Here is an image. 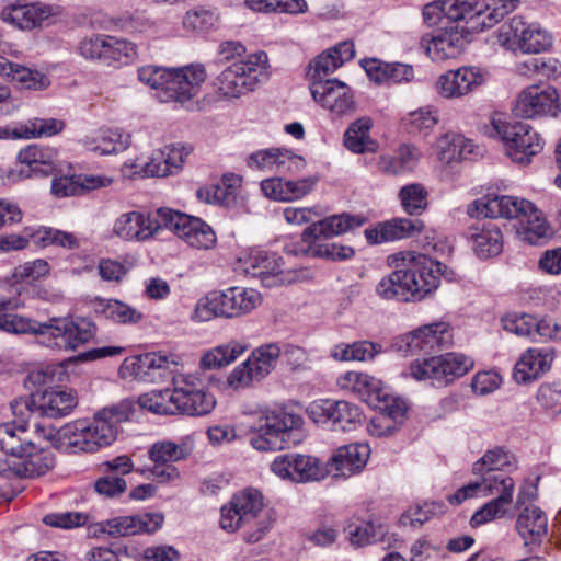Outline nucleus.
<instances>
[{
    "label": "nucleus",
    "mask_w": 561,
    "mask_h": 561,
    "mask_svg": "<svg viewBox=\"0 0 561 561\" xmlns=\"http://www.w3.org/2000/svg\"><path fill=\"white\" fill-rule=\"evenodd\" d=\"M301 247L295 250V254H305L314 257H325L333 261L351 259L354 255V249L348 245L337 243H327L322 240L301 241Z\"/></svg>",
    "instance_id": "nucleus-47"
},
{
    "label": "nucleus",
    "mask_w": 561,
    "mask_h": 561,
    "mask_svg": "<svg viewBox=\"0 0 561 561\" xmlns=\"http://www.w3.org/2000/svg\"><path fill=\"white\" fill-rule=\"evenodd\" d=\"M164 522L161 513H144L130 516H118L102 524V530L112 537L151 534Z\"/></svg>",
    "instance_id": "nucleus-27"
},
{
    "label": "nucleus",
    "mask_w": 561,
    "mask_h": 561,
    "mask_svg": "<svg viewBox=\"0 0 561 561\" xmlns=\"http://www.w3.org/2000/svg\"><path fill=\"white\" fill-rule=\"evenodd\" d=\"M217 317L225 318L224 305L220 291H211L197 301L193 319L197 322H207Z\"/></svg>",
    "instance_id": "nucleus-61"
},
{
    "label": "nucleus",
    "mask_w": 561,
    "mask_h": 561,
    "mask_svg": "<svg viewBox=\"0 0 561 561\" xmlns=\"http://www.w3.org/2000/svg\"><path fill=\"white\" fill-rule=\"evenodd\" d=\"M339 67H341V61H337L334 53L328 49L310 62L308 77L312 82L324 81L323 79Z\"/></svg>",
    "instance_id": "nucleus-62"
},
{
    "label": "nucleus",
    "mask_w": 561,
    "mask_h": 561,
    "mask_svg": "<svg viewBox=\"0 0 561 561\" xmlns=\"http://www.w3.org/2000/svg\"><path fill=\"white\" fill-rule=\"evenodd\" d=\"M299 419L286 411L276 410L260 419L257 428L250 437V445L259 451H276L288 447L290 431Z\"/></svg>",
    "instance_id": "nucleus-8"
},
{
    "label": "nucleus",
    "mask_w": 561,
    "mask_h": 561,
    "mask_svg": "<svg viewBox=\"0 0 561 561\" xmlns=\"http://www.w3.org/2000/svg\"><path fill=\"white\" fill-rule=\"evenodd\" d=\"M474 481L460 488L449 497L451 504H460L463 501L477 496H505L508 494V501L513 500L515 488L514 480L508 472L477 473Z\"/></svg>",
    "instance_id": "nucleus-21"
},
{
    "label": "nucleus",
    "mask_w": 561,
    "mask_h": 561,
    "mask_svg": "<svg viewBox=\"0 0 561 561\" xmlns=\"http://www.w3.org/2000/svg\"><path fill=\"white\" fill-rule=\"evenodd\" d=\"M151 462L173 465L176 461L185 459L188 450L182 444H175L171 440H161L152 444L148 450Z\"/></svg>",
    "instance_id": "nucleus-55"
},
{
    "label": "nucleus",
    "mask_w": 561,
    "mask_h": 561,
    "mask_svg": "<svg viewBox=\"0 0 561 561\" xmlns=\"http://www.w3.org/2000/svg\"><path fill=\"white\" fill-rule=\"evenodd\" d=\"M485 72L478 67L463 66L448 70L436 80V92L444 99H459L483 84Z\"/></svg>",
    "instance_id": "nucleus-23"
},
{
    "label": "nucleus",
    "mask_w": 561,
    "mask_h": 561,
    "mask_svg": "<svg viewBox=\"0 0 561 561\" xmlns=\"http://www.w3.org/2000/svg\"><path fill=\"white\" fill-rule=\"evenodd\" d=\"M65 128V123L56 118H33L13 129L15 139H30L35 137H50L59 134Z\"/></svg>",
    "instance_id": "nucleus-50"
},
{
    "label": "nucleus",
    "mask_w": 561,
    "mask_h": 561,
    "mask_svg": "<svg viewBox=\"0 0 561 561\" xmlns=\"http://www.w3.org/2000/svg\"><path fill=\"white\" fill-rule=\"evenodd\" d=\"M243 271L261 279L266 287L280 286L291 282L282 267V260L275 253L252 250L242 262Z\"/></svg>",
    "instance_id": "nucleus-24"
},
{
    "label": "nucleus",
    "mask_w": 561,
    "mask_h": 561,
    "mask_svg": "<svg viewBox=\"0 0 561 561\" xmlns=\"http://www.w3.org/2000/svg\"><path fill=\"white\" fill-rule=\"evenodd\" d=\"M470 238L478 256L488 259L497 255L503 247L501 230L494 224L471 228Z\"/></svg>",
    "instance_id": "nucleus-44"
},
{
    "label": "nucleus",
    "mask_w": 561,
    "mask_h": 561,
    "mask_svg": "<svg viewBox=\"0 0 561 561\" xmlns=\"http://www.w3.org/2000/svg\"><path fill=\"white\" fill-rule=\"evenodd\" d=\"M370 449L365 444L345 445L335 450L328 462V471L334 477H350L366 466Z\"/></svg>",
    "instance_id": "nucleus-31"
},
{
    "label": "nucleus",
    "mask_w": 561,
    "mask_h": 561,
    "mask_svg": "<svg viewBox=\"0 0 561 561\" xmlns=\"http://www.w3.org/2000/svg\"><path fill=\"white\" fill-rule=\"evenodd\" d=\"M279 356V345L268 343L254 348L247 359L259 379L262 380L276 367Z\"/></svg>",
    "instance_id": "nucleus-51"
},
{
    "label": "nucleus",
    "mask_w": 561,
    "mask_h": 561,
    "mask_svg": "<svg viewBox=\"0 0 561 561\" xmlns=\"http://www.w3.org/2000/svg\"><path fill=\"white\" fill-rule=\"evenodd\" d=\"M559 110L560 103L557 89L537 84L525 88L518 94L514 106L516 116L524 118L556 116Z\"/></svg>",
    "instance_id": "nucleus-18"
},
{
    "label": "nucleus",
    "mask_w": 561,
    "mask_h": 561,
    "mask_svg": "<svg viewBox=\"0 0 561 561\" xmlns=\"http://www.w3.org/2000/svg\"><path fill=\"white\" fill-rule=\"evenodd\" d=\"M170 77L168 101L184 104L199 93L202 84L206 80V70L201 64H192L171 69Z\"/></svg>",
    "instance_id": "nucleus-25"
},
{
    "label": "nucleus",
    "mask_w": 561,
    "mask_h": 561,
    "mask_svg": "<svg viewBox=\"0 0 561 561\" xmlns=\"http://www.w3.org/2000/svg\"><path fill=\"white\" fill-rule=\"evenodd\" d=\"M393 272L382 277L376 285V293L382 299L400 301H420L425 290L415 286L413 275L403 271L402 261H393V254L388 257Z\"/></svg>",
    "instance_id": "nucleus-22"
},
{
    "label": "nucleus",
    "mask_w": 561,
    "mask_h": 561,
    "mask_svg": "<svg viewBox=\"0 0 561 561\" xmlns=\"http://www.w3.org/2000/svg\"><path fill=\"white\" fill-rule=\"evenodd\" d=\"M44 334L56 340L55 344L67 351H75L89 342L95 334V324L81 317L50 318L44 322Z\"/></svg>",
    "instance_id": "nucleus-15"
},
{
    "label": "nucleus",
    "mask_w": 561,
    "mask_h": 561,
    "mask_svg": "<svg viewBox=\"0 0 561 561\" xmlns=\"http://www.w3.org/2000/svg\"><path fill=\"white\" fill-rule=\"evenodd\" d=\"M268 78V58L259 51L225 68L216 79L217 93L227 100L238 99L253 91Z\"/></svg>",
    "instance_id": "nucleus-4"
},
{
    "label": "nucleus",
    "mask_w": 561,
    "mask_h": 561,
    "mask_svg": "<svg viewBox=\"0 0 561 561\" xmlns=\"http://www.w3.org/2000/svg\"><path fill=\"white\" fill-rule=\"evenodd\" d=\"M371 126V119L366 116L352 123L344 134L345 147L354 153L376 151L377 145L369 136Z\"/></svg>",
    "instance_id": "nucleus-45"
},
{
    "label": "nucleus",
    "mask_w": 561,
    "mask_h": 561,
    "mask_svg": "<svg viewBox=\"0 0 561 561\" xmlns=\"http://www.w3.org/2000/svg\"><path fill=\"white\" fill-rule=\"evenodd\" d=\"M553 360V347H530L516 362L513 371L514 380L524 385L533 382L551 369Z\"/></svg>",
    "instance_id": "nucleus-26"
},
{
    "label": "nucleus",
    "mask_w": 561,
    "mask_h": 561,
    "mask_svg": "<svg viewBox=\"0 0 561 561\" xmlns=\"http://www.w3.org/2000/svg\"><path fill=\"white\" fill-rule=\"evenodd\" d=\"M516 529L525 546L539 545L548 533V518L537 506H526L518 515Z\"/></svg>",
    "instance_id": "nucleus-38"
},
{
    "label": "nucleus",
    "mask_w": 561,
    "mask_h": 561,
    "mask_svg": "<svg viewBox=\"0 0 561 561\" xmlns=\"http://www.w3.org/2000/svg\"><path fill=\"white\" fill-rule=\"evenodd\" d=\"M171 69L157 66H145L138 69L139 80L154 90H159L158 98L162 102H168V85L170 81Z\"/></svg>",
    "instance_id": "nucleus-57"
},
{
    "label": "nucleus",
    "mask_w": 561,
    "mask_h": 561,
    "mask_svg": "<svg viewBox=\"0 0 561 561\" xmlns=\"http://www.w3.org/2000/svg\"><path fill=\"white\" fill-rule=\"evenodd\" d=\"M225 318L240 317L255 309L261 302V295L252 288L230 287L220 291Z\"/></svg>",
    "instance_id": "nucleus-40"
},
{
    "label": "nucleus",
    "mask_w": 561,
    "mask_h": 561,
    "mask_svg": "<svg viewBox=\"0 0 561 561\" xmlns=\"http://www.w3.org/2000/svg\"><path fill=\"white\" fill-rule=\"evenodd\" d=\"M337 386L346 391H351L368 405H376L377 398L380 397L382 389L381 381L360 371H346L339 376Z\"/></svg>",
    "instance_id": "nucleus-37"
},
{
    "label": "nucleus",
    "mask_w": 561,
    "mask_h": 561,
    "mask_svg": "<svg viewBox=\"0 0 561 561\" xmlns=\"http://www.w3.org/2000/svg\"><path fill=\"white\" fill-rule=\"evenodd\" d=\"M421 45L432 60L444 61L461 54L466 38L461 32L449 28L424 35Z\"/></svg>",
    "instance_id": "nucleus-29"
},
{
    "label": "nucleus",
    "mask_w": 561,
    "mask_h": 561,
    "mask_svg": "<svg viewBox=\"0 0 561 561\" xmlns=\"http://www.w3.org/2000/svg\"><path fill=\"white\" fill-rule=\"evenodd\" d=\"M248 348L249 345L247 343L231 340L204 353L201 357L199 366L203 369L226 367L239 358Z\"/></svg>",
    "instance_id": "nucleus-42"
},
{
    "label": "nucleus",
    "mask_w": 561,
    "mask_h": 561,
    "mask_svg": "<svg viewBox=\"0 0 561 561\" xmlns=\"http://www.w3.org/2000/svg\"><path fill=\"white\" fill-rule=\"evenodd\" d=\"M490 137L504 144L505 152L516 163L525 164L543 149V139L527 123H506L493 117L486 127Z\"/></svg>",
    "instance_id": "nucleus-5"
},
{
    "label": "nucleus",
    "mask_w": 561,
    "mask_h": 561,
    "mask_svg": "<svg viewBox=\"0 0 561 561\" xmlns=\"http://www.w3.org/2000/svg\"><path fill=\"white\" fill-rule=\"evenodd\" d=\"M364 222L365 218L362 216L334 215L307 227L301 234V241L329 239L360 227Z\"/></svg>",
    "instance_id": "nucleus-34"
},
{
    "label": "nucleus",
    "mask_w": 561,
    "mask_h": 561,
    "mask_svg": "<svg viewBox=\"0 0 561 561\" xmlns=\"http://www.w3.org/2000/svg\"><path fill=\"white\" fill-rule=\"evenodd\" d=\"M450 341V325L446 322H435L397 337L392 347L403 356H410L417 353H432L436 348L448 345Z\"/></svg>",
    "instance_id": "nucleus-12"
},
{
    "label": "nucleus",
    "mask_w": 561,
    "mask_h": 561,
    "mask_svg": "<svg viewBox=\"0 0 561 561\" xmlns=\"http://www.w3.org/2000/svg\"><path fill=\"white\" fill-rule=\"evenodd\" d=\"M510 503L508 494L505 496H495L472 515L470 525L472 527H479L503 517L506 513V505Z\"/></svg>",
    "instance_id": "nucleus-60"
},
{
    "label": "nucleus",
    "mask_w": 561,
    "mask_h": 561,
    "mask_svg": "<svg viewBox=\"0 0 561 561\" xmlns=\"http://www.w3.org/2000/svg\"><path fill=\"white\" fill-rule=\"evenodd\" d=\"M422 227L420 220L394 218L366 229L365 237L368 243L379 244L412 237L415 232H420Z\"/></svg>",
    "instance_id": "nucleus-35"
},
{
    "label": "nucleus",
    "mask_w": 561,
    "mask_h": 561,
    "mask_svg": "<svg viewBox=\"0 0 561 561\" xmlns=\"http://www.w3.org/2000/svg\"><path fill=\"white\" fill-rule=\"evenodd\" d=\"M437 150L440 161L450 163L451 161L466 159L473 152V144L458 134H446L437 140Z\"/></svg>",
    "instance_id": "nucleus-48"
},
{
    "label": "nucleus",
    "mask_w": 561,
    "mask_h": 561,
    "mask_svg": "<svg viewBox=\"0 0 561 561\" xmlns=\"http://www.w3.org/2000/svg\"><path fill=\"white\" fill-rule=\"evenodd\" d=\"M365 70L370 80L377 83L409 82L414 78L413 67L401 62L382 64L373 60L365 66Z\"/></svg>",
    "instance_id": "nucleus-43"
},
{
    "label": "nucleus",
    "mask_w": 561,
    "mask_h": 561,
    "mask_svg": "<svg viewBox=\"0 0 561 561\" xmlns=\"http://www.w3.org/2000/svg\"><path fill=\"white\" fill-rule=\"evenodd\" d=\"M536 318L528 313H508L502 318L505 331L517 336H533Z\"/></svg>",
    "instance_id": "nucleus-63"
},
{
    "label": "nucleus",
    "mask_w": 561,
    "mask_h": 561,
    "mask_svg": "<svg viewBox=\"0 0 561 561\" xmlns=\"http://www.w3.org/2000/svg\"><path fill=\"white\" fill-rule=\"evenodd\" d=\"M96 311L104 318L121 324H136L142 320V313L127 304L116 300H101L98 304Z\"/></svg>",
    "instance_id": "nucleus-52"
},
{
    "label": "nucleus",
    "mask_w": 561,
    "mask_h": 561,
    "mask_svg": "<svg viewBox=\"0 0 561 561\" xmlns=\"http://www.w3.org/2000/svg\"><path fill=\"white\" fill-rule=\"evenodd\" d=\"M421 153L412 145H401L393 154L381 156L378 160V170L387 175H398L411 172L419 163Z\"/></svg>",
    "instance_id": "nucleus-41"
},
{
    "label": "nucleus",
    "mask_w": 561,
    "mask_h": 561,
    "mask_svg": "<svg viewBox=\"0 0 561 561\" xmlns=\"http://www.w3.org/2000/svg\"><path fill=\"white\" fill-rule=\"evenodd\" d=\"M474 366L471 357L461 353H447L423 360L415 359L409 367V375L417 381H430L443 387L465 376Z\"/></svg>",
    "instance_id": "nucleus-7"
},
{
    "label": "nucleus",
    "mask_w": 561,
    "mask_h": 561,
    "mask_svg": "<svg viewBox=\"0 0 561 561\" xmlns=\"http://www.w3.org/2000/svg\"><path fill=\"white\" fill-rule=\"evenodd\" d=\"M515 466L516 459L512 454L494 448L473 463L472 473L510 472Z\"/></svg>",
    "instance_id": "nucleus-49"
},
{
    "label": "nucleus",
    "mask_w": 561,
    "mask_h": 561,
    "mask_svg": "<svg viewBox=\"0 0 561 561\" xmlns=\"http://www.w3.org/2000/svg\"><path fill=\"white\" fill-rule=\"evenodd\" d=\"M139 404L156 414H174V389L145 393L139 397Z\"/></svg>",
    "instance_id": "nucleus-59"
},
{
    "label": "nucleus",
    "mask_w": 561,
    "mask_h": 561,
    "mask_svg": "<svg viewBox=\"0 0 561 561\" xmlns=\"http://www.w3.org/2000/svg\"><path fill=\"white\" fill-rule=\"evenodd\" d=\"M474 3V0L434 1L423 8V19L431 26L436 25L443 16L450 21H466L467 30L472 31L471 22Z\"/></svg>",
    "instance_id": "nucleus-32"
},
{
    "label": "nucleus",
    "mask_w": 561,
    "mask_h": 561,
    "mask_svg": "<svg viewBox=\"0 0 561 561\" xmlns=\"http://www.w3.org/2000/svg\"><path fill=\"white\" fill-rule=\"evenodd\" d=\"M160 216L164 228L173 231L190 247L208 250L216 244L214 230L202 219L172 209H162Z\"/></svg>",
    "instance_id": "nucleus-13"
},
{
    "label": "nucleus",
    "mask_w": 561,
    "mask_h": 561,
    "mask_svg": "<svg viewBox=\"0 0 561 561\" xmlns=\"http://www.w3.org/2000/svg\"><path fill=\"white\" fill-rule=\"evenodd\" d=\"M11 80L22 90L41 91L50 85V80L46 75L19 64L14 67Z\"/></svg>",
    "instance_id": "nucleus-58"
},
{
    "label": "nucleus",
    "mask_w": 561,
    "mask_h": 561,
    "mask_svg": "<svg viewBox=\"0 0 561 561\" xmlns=\"http://www.w3.org/2000/svg\"><path fill=\"white\" fill-rule=\"evenodd\" d=\"M491 4L484 5L479 0H474V10L472 11V32H482L493 27L507 13L515 10L518 0H491Z\"/></svg>",
    "instance_id": "nucleus-39"
},
{
    "label": "nucleus",
    "mask_w": 561,
    "mask_h": 561,
    "mask_svg": "<svg viewBox=\"0 0 561 561\" xmlns=\"http://www.w3.org/2000/svg\"><path fill=\"white\" fill-rule=\"evenodd\" d=\"M497 42L507 50L536 55L552 48L553 36L538 23H527L514 15L499 28Z\"/></svg>",
    "instance_id": "nucleus-6"
},
{
    "label": "nucleus",
    "mask_w": 561,
    "mask_h": 561,
    "mask_svg": "<svg viewBox=\"0 0 561 561\" xmlns=\"http://www.w3.org/2000/svg\"><path fill=\"white\" fill-rule=\"evenodd\" d=\"M128 419L127 403L105 407L92 419L76 420L57 431L58 447L72 453H95L116 440L121 423Z\"/></svg>",
    "instance_id": "nucleus-2"
},
{
    "label": "nucleus",
    "mask_w": 561,
    "mask_h": 561,
    "mask_svg": "<svg viewBox=\"0 0 561 561\" xmlns=\"http://www.w3.org/2000/svg\"><path fill=\"white\" fill-rule=\"evenodd\" d=\"M267 511L264 507L263 496L255 489H245L234 494L231 500L221 507L220 527L229 533L239 529V522L254 518L255 515Z\"/></svg>",
    "instance_id": "nucleus-20"
},
{
    "label": "nucleus",
    "mask_w": 561,
    "mask_h": 561,
    "mask_svg": "<svg viewBox=\"0 0 561 561\" xmlns=\"http://www.w3.org/2000/svg\"><path fill=\"white\" fill-rule=\"evenodd\" d=\"M44 322L15 314L0 312V331L11 334H38L43 335Z\"/></svg>",
    "instance_id": "nucleus-54"
},
{
    "label": "nucleus",
    "mask_w": 561,
    "mask_h": 561,
    "mask_svg": "<svg viewBox=\"0 0 561 561\" xmlns=\"http://www.w3.org/2000/svg\"><path fill=\"white\" fill-rule=\"evenodd\" d=\"M77 405V393L71 389L64 388L38 389L30 399H19L11 403L13 413L19 411L22 414V410L26 409L30 412L50 419L65 417Z\"/></svg>",
    "instance_id": "nucleus-9"
},
{
    "label": "nucleus",
    "mask_w": 561,
    "mask_h": 561,
    "mask_svg": "<svg viewBox=\"0 0 561 561\" xmlns=\"http://www.w3.org/2000/svg\"><path fill=\"white\" fill-rule=\"evenodd\" d=\"M57 435L55 428L38 423L16 425L0 424V450H9L18 455L19 478H35L45 474L55 465L50 450L42 446L43 442L51 440Z\"/></svg>",
    "instance_id": "nucleus-1"
},
{
    "label": "nucleus",
    "mask_w": 561,
    "mask_h": 561,
    "mask_svg": "<svg viewBox=\"0 0 561 561\" xmlns=\"http://www.w3.org/2000/svg\"><path fill=\"white\" fill-rule=\"evenodd\" d=\"M306 413L314 423L330 425L335 431H350L362 421L360 409L345 400H314Z\"/></svg>",
    "instance_id": "nucleus-14"
},
{
    "label": "nucleus",
    "mask_w": 561,
    "mask_h": 561,
    "mask_svg": "<svg viewBox=\"0 0 561 561\" xmlns=\"http://www.w3.org/2000/svg\"><path fill=\"white\" fill-rule=\"evenodd\" d=\"M377 400L379 402L370 407L380 410L381 413L371 420L370 432L377 436L389 435L396 430V424L403 420L407 412V403L400 398L389 396L383 387Z\"/></svg>",
    "instance_id": "nucleus-30"
},
{
    "label": "nucleus",
    "mask_w": 561,
    "mask_h": 561,
    "mask_svg": "<svg viewBox=\"0 0 561 561\" xmlns=\"http://www.w3.org/2000/svg\"><path fill=\"white\" fill-rule=\"evenodd\" d=\"M471 217L515 218L517 238L528 244L537 245L552 236V229L542 214L529 201L506 195L488 194L469 206Z\"/></svg>",
    "instance_id": "nucleus-3"
},
{
    "label": "nucleus",
    "mask_w": 561,
    "mask_h": 561,
    "mask_svg": "<svg viewBox=\"0 0 561 561\" xmlns=\"http://www.w3.org/2000/svg\"><path fill=\"white\" fill-rule=\"evenodd\" d=\"M53 8L43 2L18 1L5 5L1 11V19L20 30H33L53 15Z\"/></svg>",
    "instance_id": "nucleus-28"
},
{
    "label": "nucleus",
    "mask_w": 561,
    "mask_h": 561,
    "mask_svg": "<svg viewBox=\"0 0 561 561\" xmlns=\"http://www.w3.org/2000/svg\"><path fill=\"white\" fill-rule=\"evenodd\" d=\"M393 261H402L403 271L412 274L415 286L425 290L422 299L438 288L442 277L449 282L455 277L446 265L421 253L398 252L393 254Z\"/></svg>",
    "instance_id": "nucleus-10"
},
{
    "label": "nucleus",
    "mask_w": 561,
    "mask_h": 561,
    "mask_svg": "<svg viewBox=\"0 0 561 561\" xmlns=\"http://www.w3.org/2000/svg\"><path fill=\"white\" fill-rule=\"evenodd\" d=\"M428 193L424 185L412 183L401 187L399 198L403 209L409 215H420L427 207Z\"/></svg>",
    "instance_id": "nucleus-56"
},
{
    "label": "nucleus",
    "mask_w": 561,
    "mask_h": 561,
    "mask_svg": "<svg viewBox=\"0 0 561 561\" xmlns=\"http://www.w3.org/2000/svg\"><path fill=\"white\" fill-rule=\"evenodd\" d=\"M18 159L26 168L20 170L21 175L47 176L56 170L57 151L49 147L31 145L19 152Z\"/></svg>",
    "instance_id": "nucleus-36"
},
{
    "label": "nucleus",
    "mask_w": 561,
    "mask_h": 561,
    "mask_svg": "<svg viewBox=\"0 0 561 561\" xmlns=\"http://www.w3.org/2000/svg\"><path fill=\"white\" fill-rule=\"evenodd\" d=\"M271 471L294 482L319 481L329 474L328 468L322 467L316 457L301 454L277 456L271 463Z\"/></svg>",
    "instance_id": "nucleus-16"
},
{
    "label": "nucleus",
    "mask_w": 561,
    "mask_h": 561,
    "mask_svg": "<svg viewBox=\"0 0 561 561\" xmlns=\"http://www.w3.org/2000/svg\"><path fill=\"white\" fill-rule=\"evenodd\" d=\"M280 148H267L252 152L247 158V165L251 170L262 172H276L277 159Z\"/></svg>",
    "instance_id": "nucleus-64"
},
{
    "label": "nucleus",
    "mask_w": 561,
    "mask_h": 561,
    "mask_svg": "<svg viewBox=\"0 0 561 561\" xmlns=\"http://www.w3.org/2000/svg\"><path fill=\"white\" fill-rule=\"evenodd\" d=\"M146 214L141 211H127L119 215L113 222L112 233L124 241L144 242L152 238L160 229L164 228L160 211Z\"/></svg>",
    "instance_id": "nucleus-17"
},
{
    "label": "nucleus",
    "mask_w": 561,
    "mask_h": 561,
    "mask_svg": "<svg viewBox=\"0 0 561 561\" xmlns=\"http://www.w3.org/2000/svg\"><path fill=\"white\" fill-rule=\"evenodd\" d=\"M240 527L238 530L242 531V538L248 543H256L262 540L271 530L274 524V517L270 510L255 515L254 518L249 520L239 522Z\"/></svg>",
    "instance_id": "nucleus-53"
},
{
    "label": "nucleus",
    "mask_w": 561,
    "mask_h": 561,
    "mask_svg": "<svg viewBox=\"0 0 561 561\" xmlns=\"http://www.w3.org/2000/svg\"><path fill=\"white\" fill-rule=\"evenodd\" d=\"M82 142L87 150L96 154H116L130 146L131 136L122 128L108 127L85 136Z\"/></svg>",
    "instance_id": "nucleus-33"
},
{
    "label": "nucleus",
    "mask_w": 561,
    "mask_h": 561,
    "mask_svg": "<svg viewBox=\"0 0 561 561\" xmlns=\"http://www.w3.org/2000/svg\"><path fill=\"white\" fill-rule=\"evenodd\" d=\"M310 92L313 100L339 118L355 112L356 104L351 89L342 81L332 79L312 82Z\"/></svg>",
    "instance_id": "nucleus-19"
},
{
    "label": "nucleus",
    "mask_w": 561,
    "mask_h": 561,
    "mask_svg": "<svg viewBox=\"0 0 561 561\" xmlns=\"http://www.w3.org/2000/svg\"><path fill=\"white\" fill-rule=\"evenodd\" d=\"M216 403L214 394L205 390L198 377L183 375L174 379V413L203 416L209 414Z\"/></svg>",
    "instance_id": "nucleus-11"
},
{
    "label": "nucleus",
    "mask_w": 561,
    "mask_h": 561,
    "mask_svg": "<svg viewBox=\"0 0 561 561\" xmlns=\"http://www.w3.org/2000/svg\"><path fill=\"white\" fill-rule=\"evenodd\" d=\"M138 50L136 44L125 38L106 35L103 62L108 66L128 65L136 60Z\"/></svg>",
    "instance_id": "nucleus-46"
}]
</instances>
